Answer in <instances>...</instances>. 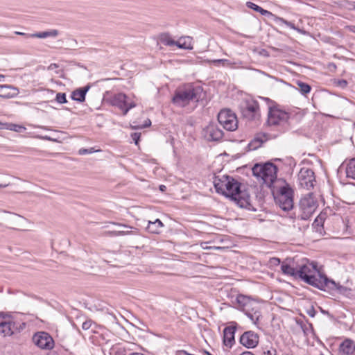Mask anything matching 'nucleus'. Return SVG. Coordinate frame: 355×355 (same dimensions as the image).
<instances>
[{
  "instance_id": "72a5a7b5",
  "label": "nucleus",
  "mask_w": 355,
  "mask_h": 355,
  "mask_svg": "<svg viewBox=\"0 0 355 355\" xmlns=\"http://www.w3.org/2000/svg\"><path fill=\"white\" fill-rule=\"evenodd\" d=\"M55 100L58 103L64 104L67 102L65 93H58L56 94Z\"/></svg>"
},
{
  "instance_id": "7ed1b4c3",
  "label": "nucleus",
  "mask_w": 355,
  "mask_h": 355,
  "mask_svg": "<svg viewBox=\"0 0 355 355\" xmlns=\"http://www.w3.org/2000/svg\"><path fill=\"white\" fill-rule=\"evenodd\" d=\"M203 89L201 86L188 85L175 90L172 103L180 107L188 105L191 101L198 102L202 98Z\"/></svg>"
},
{
  "instance_id": "a19ab883",
  "label": "nucleus",
  "mask_w": 355,
  "mask_h": 355,
  "mask_svg": "<svg viewBox=\"0 0 355 355\" xmlns=\"http://www.w3.org/2000/svg\"><path fill=\"white\" fill-rule=\"evenodd\" d=\"M141 133L139 132H134L131 134V138L136 145H138Z\"/></svg>"
},
{
  "instance_id": "7c9ffc66",
  "label": "nucleus",
  "mask_w": 355,
  "mask_h": 355,
  "mask_svg": "<svg viewBox=\"0 0 355 355\" xmlns=\"http://www.w3.org/2000/svg\"><path fill=\"white\" fill-rule=\"evenodd\" d=\"M244 313L254 324H257L261 317V313L258 310H255L253 313L250 311H244Z\"/></svg>"
},
{
  "instance_id": "412c9836",
  "label": "nucleus",
  "mask_w": 355,
  "mask_h": 355,
  "mask_svg": "<svg viewBox=\"0 0 355 355\" xmlns=\"http://www.w3.org/2000/svg\"><path fill=\"white\" fill-rule=\"evenodd\" d=\"M267 135L263 133L257 134L249 143L248 147L250 150H256L259 148L263 142L267 141Z\"/></svg>"
},
{
  "instance_id": "c756f323",
  "label": "nucleus",
  "mask_w": 355,
  "mask_h": 355,
  "mask_svg": "<svg viewBox=\"0 0 355 355\" xmlns=\"http://www.w3.org/2000/svg\"><path fill=\"white\" fill-rule=\"evenodd\" d=\"M297 85L299 87L300 92L302 95H306L311 92V87L309 84L302 81H297Z\"/></svg>"
},
{
  "instance_id": "774afa93",
  "label": "nucleus",
  "mask_w": 355,
  "mask_h": 355,
  "mask_svg": "<svg viewBox=\"0 0 355 355\" xmlns=\"http://www.w3.org/2000/svg\"><path fill=\"white\" fill-rule=\"evenodd\" d=\"M206 354H207V355H211V354L209 352H206Z\"/></svg>"
},
{
  "instance_id": "4be33fe9",
  "label": "nucleus",
  "mask_w": 355,
  "mask_h": 355,
  "mask_svg": "<svg viewBox=\"0 0 355 355\" xmlns=\"http://www.w3.org/2000/svg\"><path fill=\"white\" fill-rule=\"evenodd\" d=\"M355 349L353 341L350 339H345L339 347V350L345 355H349L354 353Z\"/></svg>"
},
{
  "instance_id": "ea45409f",
  "label": "nucleus",
  "mask_w": 355,
  "mask_h": 355,
  "mask_svg": "<svg viewBox=\"0 0 355 355\" xmlns=\"http://www.w3.org/2000/svg\"><path fill=\"white\" fill-rule=\"evenodd\" d=\"M31 37L45 38L48 37V31L31 34Z\"/></svg>"
},
{
  "instance_id": "9b49d317",
  "label": "nucleus",
  "mask_w": 355,
  "mask_h": 355,
  "mask_svg": "<svg viewBox=\"0 0 355 355\" xmlns=\"http://www.w3.org/2000/svg\"><path fill=\"white\" fill-rule=\"evenodd\" d=\"M33 343L42 349L49 350L54 347V340L51 335L45 331H38L32 338Z\"/></svg>"
},
{
  "instance_id": "bf43d9fd",
  "label": "nucleus",
  "mask_w": 355,
  "mask_h": 355,
  "mask_svg": "<svg viewBox=\"0 0 355 355\" xmlns=\"http://www.w3.org/2000/svg\"><path fill=\"white\" fill-rule=\"evenodd\" d=\"M241 355H254L251 352L246 351L243 352Z\"/></svg>"
},
{
  "instance_id": "4c0bfd02",
  "label": "nucleus",
  "mask_w": 355,
  "mask_h": 355,
  "mask_svg": "<svg viewBox=\"0 0 355 355\" xmlns=\"http://www.w3.org/2000/svg\"><path fill=\"white\" fill-rule=\"evenodd\" d=\"M202 248L205 250H225V247H219V246H208L207 245V243H204L202 244Z\"/></svg>"
},
{
  "instance_id": "e433bc0d",
  "label": "nucleus",
  "mask_w": 355,
  "mask_h": 355,
  "mask_svg": "<svg viewBox=\"0 0 355 355\" xmlns=\"http://www.w3.org/2000/svg\"><path fill=\"white\" fill-rule=\"evenodd\" d=\"M93 324H94V323L92 320H87L82 324V329L83 330H89Z\"/></svg>"
},
{
  "instance_id": "5701e85b",
  "label": "nucleus",
  "mask_w": 355,
  "mask_h": 355,
  "mask_svg": "<svg viewBox=\"0 0 355 355\" xmlns=\"http://www.w3.org/2000/svg\"><path fill=\"white\" fill-rule=\"evenodd\" d=\"M163 223L159 219H156L155 221L148 222V225L146 227V230L148 232L152 234H159L160 232L161 228L163 227Z\"/></svg>"
},
{
  "instance_id": "0eeeda50",
  "label": "nucleus",
  "mask_w": 355,
  "mask_h": 355,
  "mask_svg": "<svg viewBox=\"0 0 355 355\" xmlns=\"http://www.w3.org/2000/svg\"><path fill=\"white\" fill-rule=\"evenodd\" d=\"M218 121L226 130L234 131L238 128V120L236 116L230 109L220 110L218 114Z\"/></svg>"
},
{
  "instance_id": "e2e57ef3",
  "label": "nucleus",
  "mask_w": 355,
  "mask_h": 355,
  "mask_svg": "<svg viewBox=\"0 0 355 355\" xmlns=\"http://www.w3.org/2000/svg\"><path fill=\"white\" fill-rule=\"evenodd\" d=\"M8 186V184H0V188H5Z\"/></svg>"
},
{
  "instance_id": "8fccbe9b",
  "label": "nucleus",
  "mask_w": 355,
  "mask_h": 355,
  "mask_svg": "<svg viewBox=\"0 0 355 355\" xmlns=\"http://www.w3.org/2000/svg\"><path fill=\"white\" fill-rule=\"evenodd\" d=\"M59 66L56 63H52L48 67V70H53L58 68Z\"/></svg>"
},
{
  "instance_id": "c85d7f7f",
  "label": "nucleus",
  "mask_w": 355,
  "mask_h": 355,
  "mask_svg": "<svg viewBox=\"0 0 355 355\" xmlns=\"http://www.w3.org/2000/svg\"><path fill=\"white\" fill-rule=\"evenodd\" d=\"M246 6H247L248 8H251L253 10L259 12V13H261L263 15H265L266 14H269L270 13L268 10H264L261 6H259L252 3V2H250V1L247 2Z\"/></svg>"
},
{
  "instance_id": "052dcab7",
  "label": "nucleus",
  "mask_w": 355,
  "mask_h": 355,
  "mask_svg": "<svg viewBox=\"0 0 355 355\" xmlns=\"http://www.w3.org/2000/svg\"><path fill=\"white\" fill-rule=\"evenodd\" d=\"M166 187L165 185H160L159 186V190L162 191H164L166 190Z\"/></svg>"
},
{
  "instance_id": "a878e982",
  "label": "nucleus",
  "mask_w": 355,
  "mask_h": 355,
  "mask_svg": "<svg viewBox=\"0 0 355 355\" xmlns=\"http://www.w3.org/2000/svg\"><path fill=\"white\" fill-rule=\"evenodd\" d=\"M334 283L335 284L334 286H331V287L325 286L324 288H323L322 291H337L340 294H345L346 292L350 291L349 288H347L345 286H343L342 285H340L338 283L335 282V281H334Z\"/></svg>"
},
{
  "instance_id": "393cba45",
  "label": "nucleus",
  "mask_w": 355,
  "mask_h": 355,
  "mask_svg": "<svg viewBox=\"0 0 355 355\" xmlns=\"http://www.w3.org/2000/svg\"><path fill=\"white\" fill-rule=\"evenodd\" d=\"M281 270L284 275H289L295 278L297 277V270L291 267L288 263L284 262L281 266Z\"/></svg>"
},
{
  "instance_id": "79ce46f5",
  "label": "nucleus",
  "mask_w": 355,
  "mask_h": 355,
  "mask_svg": "<svg viewBox=\"0 0 355 355\" xmlns=\"http://www.w3.org/2000/svg\"><path fill=\"white\" fill-rule=\"evenodd\" d=\"M151 125V121L150 119H147L145 121H144V123L141 125H137V126H135L133 127V128L135 129H140V128H146V127H149L150 125Z\"/></svg>"
},
{
  "instance_id": "6ab92c4d",
  "label": "nucleus",
  "mask_w": 355,
  "mask_h": 355,
  "mask_svg": "<svg viewBox=\"0 0 355 355\" xmlns=\"http://www.w3.org/2000/svg\"><path fill=\"white\" fill-rule=\"evenodd\" d=\"M236 302L242 307L243 311H250L251 306L256 304L254 301L243 295H239L236 297Z\"/></svg>"
},
{
  "instance_id": "c9c22d12",
  "label": "nucleus",
  "mask_w": 355,
  "mask_h": 355,
  "mask_svg": "<svg viewBox=\"0 0 355 355\" xmlns=\"http://www.w3.org/2000/svg\"><path fill=\"white\" fill-rule=\"evenodd\" d=\"M162 42L167 46H174L176 44V42L171 39L169 36H166L165 38L162 40Z\"/></svg>"
},
{
  "instance_id": "37998d69",
  "label": "nucleus",
  "mask_w": 355,
  "mask_h": 355,
  "mask_svg": "<svg viewBox=\"0 0 355 355\" xmlns=\"http://www.w3.org/2000/svg\"><path fill=\"white\" fill-rule=\"evenodd\" d=\"M281 21L284 23L286 25H287L288 27H290L292 29H294V30H297L298 31H300V30L299 28H297L295 26V24L291 21H288L285 19H281Z\"/></svg>"
},
{
  "instance_id": "864d4df0",
  "label": "nucleus",
  "mask_w": 355,
  "mask_h": 355,
  "mask_svg": "<svg viewBox=\"0 0 355 355\" xmlns=\"http://www.w3.org/2000/svg\"><path fill=\"white\" fill-rule=\"evenodd\" d=\"M175 46H177L178 47H179L180 49H187V47L185 46V44H181L180 42H176Z\"/></svg>"
},
{
  "instance_id": "a18cd8bd",
  "label": "nucleus",
  "mask_w": 355,
  "mask_h": 355,
  "mask_svg": "<svg viewBox=\"0 0 355 355\" xmlns=\"http://www.w3.org/2000/svg\"><path fill=\"white\" fill-rule=\"evenodd\" d=\"M228 62L227 60L226 59H217V60H209V62H211V63H214V64H218V63H225V62Z\"/></svg>"
},
{
  "instance_id": "f257e3e1",
  "label": "nucleus",
  "mask_w": 355,
  "mask_h": 355,
  "mask_svg": "<svg viewBox=\"0 0 355 355\" xmlns=\"http://www.w3.org/2000/svg\"><path fill=\"white\" fill-rule=\"evenodd\" d=\"M214 188L218 193L234 201L239 207L256 211L257 209L250 200L247 189H242L241 184L229 175L215 176Z\"/></svg>"
},
{
  "instance_id": "3c124183",
  "label": "nucleus",
  "mask_w": 355,
  "mask_h": 355,
  "mask_svg": "<svg viewBox=\"0 0 355 355\" xmlns=\"http://www.w3.org/2000/svg\"><path fill=\"white\" fill-rule=\"evenodd\" d=\"M36 138H39L44 140L51 141L52 139L49 136H36Z\"/></svg>"
},
{
  "instance_id": "09e8293b",
  "label": "nucleus",
  "mask_w": 355,
  "mask_h": 355,
  "mask_svg": "<svg viewBox=\"0 0 355 355\" xmlns=\"http://www.w3.org/2000/svg\"><path fill=\"white\" fill-rule=\"evenodd\" d=\"M265 355H276V350L272 349V350H268L267 352H264Z\"/></svg>"
},
{
  "instance_id": "13d9d810",
  "label": "nucleus",
  "mask_w": 355,
  "mask_h": 355,
  "mask_svg": "<svg viewBox=\"0 0 355 355\" xmlns=\"http://www.w3.org/2000/svg\"><path fill=\"white\" fill-rule=\"evenodd\" d=\"M320 311L322 313L325 314V315H329V313L328 311H325V310L322 309L321 307H320Z\"/></svg>"
},
{
  "instance_id": "6e6552de",
  "label": "nucleus",
  "mask_w": 355,
  "mask_h": 355,
  "mask_svg": "<svg viewBox=\"0 0 355 355\" xmlns=\"http://www.w3.org/2000/svg\"><path fill=\"white\" fill-rule=\"evenodd\" d=\"M298 181L301 187L310 190L313 188L315 182L314 172L312 169L303 167L300 169L298 175Z\"/></svg>"
},
{
  "instance_id": "4468645a",
  "label": "nucleus",
  "mask_w": 355,
  "mask_h": 355,
  "mask_svg": "<svg viewBox=\"0 0 355 355\" xmlns=\"http://www.w3.org/2000/svg\"><path fill=\"white\" fill-rule=\"evenodd\" d=\"M347 100L338 96L329 95L325 101V107L327 109L334 111L343 110Z\"/></svg>"
},
{
  "instance_id": "6e6d98bb",
  "label": "nucleus",
  "mask_w": 355,
  "mask_h": 355,
  "mask_svg": "<svg viewBox=\"0 0 355 355\" xmlns=\"http://www.w3.org/2000/svg\"><path fill=\"white\" fill-rule=\"evenodd\" d=\"M339 84H340V85H341L342 87H345V86H347V82L345 80H340V81H339Z\"/></svg>"
},
{
  "instance_id": "a211bd4d",
  "label": "nucleus",
  "mask_w": 355,
  "mask_h": 355,
  "mask_svg": "<svg viewBox=\"0 0 355 355\" xmlns=\"http://www.w3.org/2000/svg\"><path fill=\"white\" fill-rule=\"evenodd\" d=\"M127 98L125 94L118 93L110 98V102L112 105L119 107L123 112Z\"/></svg>"
},
{
  "instance_id": "473e14b6",
  "label": "nucleus",
  "mask_w": 355,
  "mask_h": 355,
  "mask_svg": "<svg viewBox=\"0 0 355 355\" xmlns=\"http://www.w3.org/2000/svg\"><path fill=\"white\" fill-rule=\"evenodd\" d=\"M131 232H132L131 230H119V231L108 232L107 234L108 235H111V236H123V235L129 234Z\"/></svg>"
},
{
  "instance_id": "bb28decb",
  "label": "nucleus",
  "mask_w": 355,
  "mask_h": 355,
  "mask_svg": "<svg viewBox=\"0 0 355 355\" xmlns=\"http://www.w3.org/2000/svg\"><path fill=\"white\" fill-rule=\"evenodd\" d=\"M346 176L355 180V158L351 159L347 164L345 169Z\"/></svg>"
},
{
  "instance_id": "0e129e2a",
  "label": "nucleus",
  "mask_w": 355,
  "mask_h": 355,
  "mask_svg": "<svg viewBox=\"0 0 355 355\" xmlns=\"http://www.w3.org/2000/svg\"><path fill=\"white\" fill-rule=\"evenodd\" d=\"M329 66H331V67L336 68V64H334V63H331V64H329Z\"/></svg>"
},
{
  "instance_id": "49530a36",
  "label": "nucleus",
  "mask_w": 355,
  "mask_h": 355,
  "mask_svg": "<svg viewBox=\"0 0 355 355\" xmlns=\"http://www.w3.org/2000/svg\"><path fill=\"white\" fill-rule=\"evenodd\" d=\"M58 35V30H52L51 31H48V37H50V36L56 37Z\"/></svg>"
},
{
  "instance_id": "ddd939ff",
  "label": "nucleus",
  "mask_w": 355,
  "mask_h": 355,
  "mask_svg": "<svg viewBox=\"0 0 355 355\" xmlns=\"http://www.w3.org/2000/svg\"><path fill=\"white\" fill-rule=\"evenodd\" d=\"M205 138L209 141L220 140L223 137V131L216 123H210L203 130Z\"/></svg>"
},
{
  "instance_id": "20e7f679",
  "label": "nucleus",
  "mask_w": 355,
  "mask_h": 355,
  "mask_svg": "<svg viewBox=\"0 0 355 355\" xmlns=\"http://www.w3.org/2000/svg\"><path fill=\"white\" fill-rule=\"evenodd\" d=\"M277 166L271 162L263 164H256L252 168L253 175L261 180L262 184L269 188L277 180Z\"/></svg>"
},
{
  "instance_id": "f3484780",
  "label": "nucleus",
  "mask_w": 355,
  "mask_h": 355,
  "mask_svg": "<svg viewBox=\"0 0 355 355\" xmlns=\"http://www.w3.org/2000/svg\"><path fill=\"white\" fill-rule=\"evenodd\" d=\"M19 94L17 88L8 85H0V97L3 98H11Z\"/></svg>"
},
{
  "instance_id": "c03bdc74",
  "label": "nucleus",
  "mask_w": 355,
  "mask_h": 355,
  "mask_svg": "<svg viewBox=\"0 0 355 355\" xmlns=\"http://www.w3.org/2000/svg\"><path fill=\"white\" fill-rule=\"evenodd\" d=\"M306 313L311 318L315 315L316 311L313 306H311L307 310Z\"/></svg>"
},
{
  "instance_id": "dca6fc26",
  "label": "nucleus",
  "mask_w": 355,
  "mask_h": 355,
  "mask_svg": "<svg viewBox=\"0 0 355 355\" xmlns=\"http://www.w3.org/2000/svg\"><path fill=\"white\" fill-rule=\"evenodd\" d=\"M235 325L227 327L223 330V344L231 348L235 343L234 335L236 330V323Z\"/></svg>"
},
{
  "instance_id": "39448f33",
  "label": "nucleus",
  "mask_w": 355,
  "mask_h": 355,
  "mask_svg": "<svg viewBox=\"0 0 355 355\" xmlns=\"http://www.w3.org/2000/svg\"><path fill=\"white\" fill-rule=\"evenodd\" d=\"M284 182V185L272 190L275 203L284 211H289L293 208V189Z\"/></svg>"
},
{
  "instance_id": "b1692460",
  "label": "nucleus",
  "mask_w": 355,
  "mask_h": 355,
  "mask_svg": "<svg viewBox=\"0 0 355 355\" xmlns=\"http://www.w3.org/2000/svg\"><path fill=\"white\" fill-rule=\"evenodd\" d=\"M15 326L13 322H0L1 332L3 336H11L13 334L12 328Z\"/></svg>"
},
{
  "instance_id": "f03ea898",
  "label": "nucleus",
  "mask_w": 355,
  "mask_h": 355,
  "mask_svg": "<svg viewBox=\"0 0 355 355\" xmlns=\"http://www.w3.org/2000/svg\"><path fill=\"white\" fill-rule=\"evenodd\" d=\"M297 277L319 290H322L325 286L331 287L335 285L333 279H329L317 270V263L315 262L302 265L297 270Z\"/></svg>"
},
{
  "instance_id": "2eb2a0df",
  "label": "nucleus",
  "mask_w": 355,
  "mask_h": 355,
  "mask_svg": "<svg viewBox=\"0 0 355 355\" xmlns=\"http://www.w3.org/2000/svg\"><path fill=\"white\" fill-rule=\"evenodd\" d=\"M259 340L258 334L252 331H245L240 337V343L248 349L256 347Z\"/></svg>"
},
{
  "instance_id": "5fc2aeb1",
  "label": "nucleus",
  "mask_w": 355,
  "mask_h": 355,
  "mask_svg": "<svg viewBox=\"0 0 355 355\" xmlns=\"http://www.w3.org/2000/svg\"><path fill=\"white\" fill-rule=\"evenodd\" d=\"M114 224L117 225L119 226L127 228V229H130V230L133 229L132 227L128 226V225H123V224H120V223H114Z\"/></svg>"
},
{
  "instance_id": "de8ad7c7",
  "label": "nucleus",
  "mask_w": 355,
  "mask_h": 355,
  "mask_svg": "<svg viewBox=\"0 0 355 355\" xmlns=\"http://www.w3.org/2000/svg\"><path fill=\"white\" fill-rule=\"evenodd\" d=\"M15 33L16 35H18L24 36V37H25L26 38L31 37V34L25 33H23V32L15 31Z\"/></svg>"
},
{
  "instance_id": "603ef678",
  "label": "nucleus",
  "mask_w": 355,
  "mask_h": 355,
  "mask_svg": "<svg viewBox=\"0 0 355 355\" xmlns=\"http://www.w3.org/2000/svg\"><path fill=\"white\" fill-rule=\"evenodd\" d=\"M345 28L355 33V26H347Z\"/></svg>"
},
{
  "instance_id": "69168bd1",
  "label": "nucleus",
  "mask_w": 355,
  "mask_h": 355,
  "mask_svg": "<svg viewBox=\"0 0 355 355\" xmlns=\"http://www.w3.org/2000/svg\"><path fill=\"white\" fill-rule=\"evenodd\" d=\"M273 259H274L275 261H277L278 263H279V262H280V260H279V259H278V258H274Z\"/></svg>"
},
{
  "instance_id": "9d476101",
  "label": "nucleus",
  "mask_w": 355,
  "mask_h": 355,
  "mask_svg": "<svg viewBox=\"0 0 355 355\" xmlns=\"http://www.w3.org/2000/svg\"><path fill=\"white\" fill-rule=\"evenodd\" d=\"M5 216L3 220L7 223V227L15 230H24V222L26 219L21 215L15 213L3 211Z\"/></svg>"
},
{
  "instance_id": "f704fd0d",
  "label": "nucleus",
  "mask_w": 355,
  "mask_h": 355,
  "mask_svg": "<svg viewBox=\"0 0 355 355\" xmlns=\"http://www.w3.org/2000/svg\"><path fill=\"white\" fill-rule=\"evenodd\" d=\"M136 106V104L135 102L132 101L130 103H128L127 101L125 102V107H124V109H123V115H126L127 113L128 112V111L135 107Z\"/></svg>"
},
{
  "instance_id": "aec40b11",
  "label": "nucleus",
  "mask_w": 355,
  "mask_h": 355,
  "mask_svg": "<svg viewBox=\"0 0 355 355\" xmlns=\"http://www.w3.org/2000/svg\"><path fill=\"white\" fill-rule=\"evenodd\" d=\"M89 88V85H87L84 87L75 89L71 94V98L73 101H78L79 103L84 102L85 101L86 94Z\"/></svg>"
},
{
  "instance_id": "2f4dec72",
  "label": "nucleus",
  "mask_w": 355,
  "mask_h": 355,
  "mask_svg": "<svg viewBox=\"0 0 355 355\" xmlns=\"http://www.w3.org/2000/svg\"><path fill=\"white\" fill-rule=\"evenodd\" d=\"M323 223H324V218L322 216H318L314 220L312 225H313V228L316 229V231L320 232L321 227H323Z\"/></svg>"
},
{
  "instance_id": "680f3d73",
  "label": "nucleus",
  "mask_w": 355,
  "mask_h": 355,
  "mask_svg": "<svg viewBox=\"0 0 355 355\" xmlns=\"http://www.w3.org/2000/svg\"><path fill=\"white\" fill-rule=\"evenodd\" d=\"M261 54H262V55H263L265 56H268V52L266 50H264V49L262 50V52L261 53Z\"/></svg>"
},
{
  "instance_id": "cd10ccee",
  "label": "nucleus",
  "mask_w": 355,
  "mask_h": 355,
  "mask_svg": "<svg viewBox=\"0 0 355 355\" xmlns=\"http://www.w3.org/2000/svg\"><path fill=\"white\" fill-rule=\"evenodd\" d=\"M0 125H1V127H0V128L15 131L17 132H21L22 130H26L25 127L20 125L12 123H0Z\"/></svg>"
},
{
  "instance_id": "338daca9",
  "label": "nucleus",
  "mask_w": 355,
  "mask_h": 355,
  "mask_svg": "<svg viewBox=\"0 0 355 355\" xmlns=\"http://www.w3.org/2000/svg\"><path fill=\"white\" fill-rule=\"evenodd\" d=\"M4 78L3 75L0 74V81Z\"/></svg>"
},
{
  "instance_id": "58836bf2",
  "label": "nucleus",
  "mask_w": 355,
  "mask_h": 355,
  "mask_svg": "<svg viewBox=\"0 0 355 355\" xmlns=\"http://www.w3.org/2000/svg\"><path fill=\"white\" fill-rule=\"evenodd\" d=\"M98 150H95L93 148H90L88 149L86 148H81L78 150L79 155H86V154H91L94 152H97Z\"/></svg>"
},
{
  "instance_id": "f8f14e48",
  "label": "nucleus",
  "mask_w": 355,
  "mask_h": 355,
  "mask_svg": "<svg viewBox=\"0 0 355 355\" xmlns=\"http://www.w3.org/2000/svg\"><path fill=\"white\" fill-rule=\"evenodd\" d=\"M244 118L252 121L260 118L259 105L256 101H247L246 105L241 109Z\"/></svg>"
},
{
  "instance_id": "1a4fd4ad",
  "label": "nucleus",
  "mask_w": 355,
  "mask_h": 355,
  "mask_svg": "<svg viewBox=\"0 0 355 355\" xmlns=\"http://www.w3.org/2000/svg\"><path fill=\"white\" fill-rule=\"evenodd\" d=\"M289 119V114L278 109L277 107H270L267 123L269 125H277L286 122Z\"/></svg>"
},
{
  "instance_id": "423d86ee",
  "label": "nucleus",
  "mask_w": 355,
  "mask_h": 355,
  "mask_svg": "<svg viewBox=\"0 0 355 355\" xmlns=\"http://www.w3.org/2000/svg\"><path fill=\"white\" fill-rule=\"evenodd\" d=\"M317 207L318 202L313 193H309L300 199L299 202L300 214L295 218L306 220L312 216Z\"/></svg>"
},
{
  "instance_id": "4d7b16f0",
  "label": "nucleus",
  "mask_w": 355,
  "mask_h": 355,
  "mask_svg": "<svg viewBox=\"0 0 355 355\" xmlns=\"http://www.w3.org/2000/svg\"><path fill=\"white\" fill-rule=\"evenodd\" d=\"M255 310H258V306L257 304L252 305L250 308V312L253 313Z\"/></svg>"
}]
</instances>
